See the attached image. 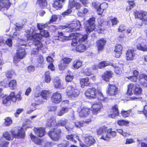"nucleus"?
Segmentation results:
<instances>
[{
  "mask_svg": "<svg viewBox=\"0 0 147 147\" xmlns=\"http://www.w3.org/2000/svg\"><path fill=\"white\" fill-rule=\"evenodd\" d=\"M67 122V120L65 119L58 121L56 126L48 132V135L50 138L54 141H57L61 138L62 131L61 129L56 127L57 126H64Z\"/></svg>",
  "mask_w": 147,
  "mask_h": 147,
  "instance_id": "obj_1",
  "label": "nucleus"
},
{
  "mask_svg": "<svg viewBox=\"0 0 147 147\" xmlns=\"http://www.w3.org/2000/svg\"><path fill=\"white\" fill-rule=\"evenodd\" d=\"M85 95L87 98L89 99H97L98 100L105 102L107 99L104 97L101 90L96 89L92 87L88 88L85 92Z\"/></svg>",
  "mask_w": 147,
  "mask_h": 147,
  "instance_id": "obj_2",
  "label": "nucleus"
},
{
  "mask_svg": "<svg viewBox=\"0 0 147 147\" xmlns=\"http://www.w3.org/2000/svg\"><path fill=\"white\" fill-rule=\"evenodd\" d=\"M132 91L134 94L137 96H132L130 98L132 100L142 99V97L140 96L142 94L143 90L140 85L137 83L129 84L127 86V94L129 95L132 94Z\"/></svg>",
  "mask_w": 147,
  "mask_h": 147,
  "instance_id": "obj_3",
  "label": "nucleus"
},
{
  "mask_svg": "<svg viewBox=\"0 0 147 147\" xmlns=\"http://www.w3.org/2000/svg\"><path fill=\"white\" fill-rule=\"evenodd\" d=\"M22 99L20 92L16 95L15 92L12 91L8 96H5L3 97L2 102L3 105L8 106L11 104V101L13 103H15L17 100H20Z\"/></svg>",
  "mask_w": 147,
  "mask_h": 147,
  "instance_id": "obj_4",
  "label": "nucleus"
},
{
  "mask_svg": "<svg viewBox=\"0 0 147 147\" xmlns=\"http://www.w3.org/2000/svg\"><path fill=\"white\" fill-rule=\"evenodd\" d=\"M40 33L35 32L34 34L32 32L31 33L30 32L28 31L25 34V36L27 40L34 39L36 40H39L41 42L42 36L47 38L49 36V32L46 30H42L40 31Z\"/></svg>",
  "mask_w": 147,
  "mask_h": 147,
  "instance_id": "obj_5",
  "label": "nucleus"
},
{
  "mask_svg": "<svg viewBox=\"0 0 147 147\" xmlns=\"http://www.w3.org/2000/svg\"><path fill=\"white\" fill-rule=\"evenodd\" d=\"M134 15L135 18L139 19L142 21L136 22V25L138 27L141 26L143 24V22L147 24V12L146 11L136 10L134 12Z\"/></svg>",
  "mask_w": 147,
  "mask_h": 147,
  "instance_id": "obj_6",
  "label": "nucleus"
},
{
  "mask_svg": "<svg viewBox=\"0 0 147 147\" xmlns=\"http://www.w3.org/2000/svg\"><path fill=\"white\" fill-rule=\"evenodd\" d=\"M88 37V35L86 34L82 35L80 33H70L68 36H64V38L62 40L67 41L71 40L72 38H74L78 40L79 42H85L87 39Z\"/></svg>",
  "mask_w": 147,
  "mask_h": 147,
  "instance_id": "obj_7",
  "label": "nucleus"
},
{
  "mask_svg": "<svg viewBox=\"0 0 147 147\" xmlns=\"http://www.w3.org/2000/svg\"><path fill=\"white\" fill-rule=\"evenodd\" d=\"M92 4L98 15H102L104 11L106 10L108 6V3L106 2L100 4L98 2H93Z\"/></svg>",
  "mask_w": 147,
  "mask_h": 147,
  "instance_id": "obj_8",
  "label": "nucleus"
},
{
  "mask_svg": "<svg viewBox=\"0 0 147 147\" xmlns=\"http://www.w3.org/2000/svg\"><path fill=\"white\" fill-rule=\"evenodd\" d=\"M95 18L94 17L90 18L86 21L84 28L87 34H90L95 29Z\"/></svg>",
  "mask_w": 147,
  "mask_h": 147,
  "instance_id": "obj_9",
  "label": "nucleus"
},
{
  "mask_svg": "<svg viewBox=\"0 0 147 147\" xmlns=\"http://www.w3.org/2000/svg\"><path fill=\"white\" fill-rule=\"evenodd\" d=\"M119 88L116 84H108L106 93L109 96H115L119 93Z\"/></svg>",
  "mask_w": 147,
  "mask_h": 147,
  "instance_id": "obj_10",
  "label": "nucleus"
},
{
  "mask_svg": "<svg viewBox=\"0 0 147 147\" xmlns=\"http://www.w3.org/2000/svg\"><path fill=\"white\" fill-rule=\"evenodd\" d=\"M26 55L25 49L21 47H18L16 52V55L13 57V62L15 63L25 57Z\"/></svg>",
  "mask_w": 147,
  "mask_h": 147,
  "instance_id": "obj_11",
  "label": "nucleus"
},
{
  "mask_svg": "<svg viewBox=\"0 0 147 147\" xmlns=\"http://www.w3.org/2000/svg\"><path fill=\"white\" fill-rule=\"evenodd\" d=\"M81 27L80 21L76 20L69 25L68 28L66 30V32L70 33L72 32L79 31Z\"/></svg>",
  "mask_w": 147,
  "mask_h": 147,
  "instance_id": "obj_12",
  "label": "nucleus"
},
{
  "mask_svg": "<svg viewBox=\"0 0 147 147\" xmlns=\"http://www.w3.org/2000/svg\"><path fill=\"white\" fill-rule=\"evenodd\" d=\"M66 92L67 95L70 97H76L80 94V91L72 85L69 86Z\"/></svg>",
  "mask_w": 147,
  "mask_h": 147,
  "instance_id": "obj_13",
  "label": "nucleus"
},
{
  "mask_svg": "<svg viewBox=\"0 0 147 147\" xmlns=\"http://www.w3.org/2000/svg\"><path fill=\"white\" fill-rule=\"evenodd\" d=\"M62 100L61 94L59 91H57L53 93L51 97V100L53 104H59Z\"/></svg>",
  "mask_w": 147,
  "mask_h": 147,
  "instance_id": "obj_14",
  "label": "nucleus"
},
{
  "mask_svg": "<svg viewBox=\"0 0 147 147\" xmlns=\"http://www.w3.org/2000/svg\"><path fill=\"white\" fill-rule=\"evenodd\" d=\"M32 40L34 42V45L36 48L33 49L31 51V53L33 55H37L39 53V51L42 50V48L43 47V45L41 42H40L39 40Z\"/></svg>",
  "mask_w": 147,
  "mask_h": 147,
  "instance_id": "obj_15",
  "label": "nucleus"
},
{
  "mask_svg": "<svg viewBox=\"0 0 147 147\" xmlns=\"http://www.w3.org/2000/svg\"><path fill=\"white\" fill-rule=\"evenodd\" d=\"M112 128L107 129V132L110 134V136L107 134L105 135H102L100 139L105 141H108L110 139V136L113 138L116 137L117 135L116 132L115 131H112Z\"/></svg>",
  "mask_w": 147,
  "mask_h": 147,
  "instance_id": "obj_16",
  "label": "nucleus"
},
{
  "mask_svg": "<svg viewBox=\"0 0 147 147\" xmlns=\"http://www.w3.org/2000/svg\"><path fill=\"white\" fill-rule=\"evenodd\" d=\"M111 113L108 115V117L111 118H115V117L119 116L120 115L118 109V106L115 104L111 109Z\"/></svg>",
  "mask_w": 147,
  "mask_h": 147,
  "instance_id": "obj_17",
  "label": "nucleus"
},
{
  "mask_svg": "<svg viewBox=\"0 0 147 147\" xmlns=\"http://www.w3.org/2000/svg\"><path fill=\"white\" fill-rule=\"evenodd\" d=\"M125 57L127 61H132L136 58V53L134 49H128L126 52Z\"/></svg>",
  "mask_w": 147,
  "mask_h": 147,
  "instance_id": "obj_18",
  "label": "nucleus"
},
{
  "mask_svg": "<svg viewBox=\"0 0 147 147\" xmlns=\"http://www.w3.org/2000/svg\"><path fill=\"white\" fill-rule=\"evenodd\" d=\"M33 130L37 137L41 138L45 136V128L43 127H34Z\"/></svg>",
  "mask_w": 147,
  "mask_h": 147,
  "instance_id": "obj_19",
  "label": "nucleus"
},
{
  "mask_svg": "<svg viewBox=\"0 0 147 147\" xmlns=\"http://www.w3.org/2000/svg\"><path fill=\"white\" fill-rule=\"evenodd\" d=\"M139 84L144 88L147 87V75L142 73L140 74L138 77Z\"/></svg>",
  "mask_w": 147,
  "mask_h": 147,
  "instance_id": "obj_20",
  "label": "nucleus"
},
{
  "mask_svg": "<svg viewBox=\"0 0 147 147\" xmlns=\"http://www.w3.org/2000/svg\"><path fill=\"white\" fill-rule=\"evenodd\" d=\"M11 4L10 0H0V10H8Z\"/></svg>",
  "mask_w": 147,
  "mask_h": 147,
  "instance_id": "obj_21",
  "label": "nucleus"
},
{
  "mask_svg": "<svg viewBox=\"0 0 147 147\" xmlns=\"http://www.w3.org/2000/svg\"><path fill=\"white\" fill-rule=\"evenodd\" d=\"M106 42V40L103 38L99 39L96 41V45L98 52H102L103 50Z\"/></svg>",
  "mask_w": 147,
  "mask_h": 147,
  "instance_id": "obj_22",
  "label": "nucleus"
},
{
  "mask_svg": "<svg viewBox=\"0 0 147 147\" xmlns=\"http://www.w3.org/2000/svg\"><path fill=\"white\" fill-rule=\"evenodd\" d=\"M10 133L14 135L15 138H24L25 136V132L23 129L21 127L20 129H18L17 134L16 133V131L14 130H12L10 131Z\"/></svg>",
  "mask_w": 147,
  "mask_h": 147,
  "instance_id": "obj_23",
  "label": "nucleus"
},
{
  "mask_svg": "<svg viewBox=\"0 0 147 147\" xmlns=\"http://www.w3.org/2000/svg\"><path fill=\"white\" fill-rule=\"evenodd\" d=\"M66 0H54L52 4V7L58 10L62 8L63 5Z\"/></svg>",
  "mask_w": 147,
  "mask_h": 147,
  "instance_id": "obj_24",
  "label": "nucleus"
},
{
  "mask_svg": "<svg viewBox=\"0 0 147 147\" xmlns=\"http://www.w3.org/2000/svg\"><path fill=\"white\" fill-rule=\"evenodd\" d=\"M80 3L76 1L75 0H70L69 1L68 7L71 9L75 7L76 9H79L81 7Z\"/></svg>",
  "mask_w": 147,
  "mask_h": 147,
  "instance_id": "obj_25",
  "label": "nucleus"
},
{
  "mask_svg": "<svg viewBox=\"0 0 147 147\" xmlns=\"http://www.w3.org/2000/svg\"><path fill=\"white\" fill-rule=\"evenodd\" d=\"M80 83L82 88H84L86 86H89L91 85V83L89 81V79L88 77L81 78L80 79Z\"/></svg>",
  "mask_w": 147,
  "mask_h": 147,
  "instance_id": "obj_26",
  "label": "nucleus"
},
{
  "mask_svg": "<svg viewBox=\"0 0 147 147\" xmlns=\"http://www.w3.org/2000/svg\"><path fill=\"white\" fill-rule=\"evenodd\" d=\"M113 72L111 71H107L102 76V79L106 82H109V80L112 77Z\"/></svg>",
  "mask_w": 147,
  "mask_h": 147,
  "instance_id": "obj_27",
  "label": "nucleus"
},
{
  "mask_svg": "<svg viewBox=\"0 0 147 147\" xmlns=\"http://www.w3.org/2000/svg\"><path fill=\"white\" fill-rule=\"evenodd\" d=\"M123 47L120 44H117L115 47L114 51L115 57L116 58H119L122 54Z\"/></svg>",
  "mask_w": 147,
  "mask_h": 147,
  "instance_id": "obj_28",
  "label": "nucleus"
},
{
  "mask_svg": "<svg viewBox=\"0 0 147 147\" xmlns=\"http://www.w3.org/2000/svg\"><path fill=\"white\" fill-rule=\"evenodd\" d=\"M111 65L114 68V72L115 74L117 75H120L122 73L124 66L123 64H118L117 65L114 66L112 64Z\"/></svg>",
  "mask_w": 147,
  "mask_h": 147,
  "instance_id": "obj_29",
  "label": "nucleus"
},
{
  "mask_svg": "<svg viewBox=\"0 0 147 147\" xmlns=\"http://www.w3.org/2000/svg\"><path fill=\"white\" fill-rule=\"evenodd\" d=\"M90 108L84 107L79 112L80 115L82 117H85L88 116L90 113Z\"/></svg>",
  "mask_w": 147,
  "mask_h": 147,
  "instance_id": "obj_30",
  "label": "nucleus"
},
{
  "mask_svg": "<svg viewBox=\"0 0 147 147\" xmlns=\"http://www.w3.org/2000/svg\"><path fill=\"white\" fill-rule=\"evenodd\" d=\"M8 131H5L4 132L2 136L6 140L8 141L12 140L14 138H15L14 135H13L12 133Z\"/></svg>",
  "mask_w": 147,
  "mask_h": 147,
  "instance_id": "obj_31",
  "label": "nucleus"
},
{
  "mask_svg": "<svg viewBox=\"0 0 147 147\" xmlns=\"http://www.w3.org/2000/svg\"><path fill=\"white\" fill-rule=\"evenodd\" d=\"M110 25V23L109 21L105 20L101 18L98 19V26L105 27Z\"/></svg>",
  "mask_w": 147,
  "mask_h": 147,
  "instance_id": "obj_32",
  "label": "nucleus"
},
{
  "mask_svg": "<svg viewBox=\"0 0 147 147\" xmlns=\"http://www.w3.org/2000/svg\"><path fill=\"white\" fill-rule=\"evenodd\" d=\"M85 142L88 146H91L95 143L96 141L93 137L87 136L85 137Z\"/></svg>",
  "mask_w": 147,
  "mask_h": 147,
  "instance_id": "obj_33",
  "label": "nucleus"
},
{
  "mask_svg": "<svg viewBox=\"0 0 147 147\" xmlns=\"http://www.w3.org/2000/svg\"><path fill=\"white\" fill-rule=\"evenodd\" d=\"M30 136L31 140L35 144L38 145L42 144V140L38 138L36 136L33 135L32 133H30Z\"/></svg>",
  "mask_w": 147,
  "mask_h": 147,
  "instance_id": "obj_34",
  "label": "nucleus"
},
{
  "mask_svg": "<svg viewBox=\"0 0 147 147\" xmlns=\"http://www.w3.org/2000/svg\"><path fill=\"white\" fill-rule=\"evenodd\" d=\"M82 65V62L79 59H76L73 62L72 67L74 69H78L81 67Z\"/></svg>",
  "mask_w": 147,
  "mask_h": 147,
  "instance_id": "obj_35",
  "label": "nucleus"
},
{
  "mask_svg": "<svg viewBox=\"0 0 147 147\" xmlns=\"http://www.w3.org/2000/svg\"><path fill=\"white\" fill-rule=\"evenodd\" d=\"M107 127L105 125L100 127L96 130L97 135L98 136L102 135L104 132H106L107 131Z\"/></svg>",
  "mask_w": 147,
  "mask_h": 147,
  "instance_id": "obj_36",
  "label": "nucleus"
},
{
  "mask_svg": "<svg viewBox=\"0 0 147 147\" xmlns=\"http://www.w3.org/2000/svg\"><path fill=\"white\" fill-rule=\"evenodd\" d=\"M86 49V46L82 44H80L75 47V50L79 53L84 52Z\"/></svg>",
  "mask_w": 147,
  "mask_h": 147,
  "instance_id": "obj_37",
  "label": "nucleus"
},
{
  "mask_svg": "<svg viewBox=\"0 0 147 147\" xmlns=\"http://www.w3.org/2000/svg\"><path fill=\"white\" fill-rule=\"evenodd\" d=\"M74 78V76L70 70L67 71V74L65 77V81L67 82H71Z\"/></svg>",
  "mask_w": 147,
  "mask_h": 147,
  "instance_id": "obj_38",
  "label": "nucleus"
},
{
  "mask_svg": "<svg viewBox=\"0 0 147 147\" xmlns=\"http://www.w3.org/2000/svg\"><path fill=\"white\" fill-rule=\"evenodd\" d=\"M36 3L38 5L41 9H44L47 7V0H37Z\"/></svg>",
  "mask_w": 147,
  "mask_h": 147,
  "instance_id": "obj_39",
  "label": "nucleus"
},
{
  "mask_svg": "<svg viewBox=\"0 0 147 147\" xmlns=\"http://www.w3.org/2000/svg\"><path fill=\"white\" fill-rule=\"evenodd\" d=\"M129 122L128 120L121 119L117 121V123L119 126H128Z\"/></svg>",
  "mask_w": 147,
  "mask_h": 147,
  "instance_id": "obj_40",
  "label": "nucleus"
},
{
  "mask_svg": "<svg viewBox=\"0 0 147 147\" xmlns=\"http://www.w3.org/2000/svg\"><path fill=\"white\" fill-rule=\"evenodd\" d=\"M136 47L139 50L144 52L147 51V45L144 43L138 44Z\"/></svg>",
  "mask_w": 147,
  "mask_h": 147,
  "instance_id": "obj_41",
  "label": "nucleus"
},
{
  "mask_svg": "<svg viewBox=\"0 0 147 147\" xmlns=\"http://www.w3.org/2000/svg\"><path fill=\"white\" fill-rule=\"evenodd\" d=\"M17 85V81L15 80H10L8 83V87L11 90H14L16 88Z\"/></svg>",
  "mask_w": 147,
  "mask_h": 147,
  "instance_id": "obj_42",
  "label": "nucleus"
},
{
  "mask_svg": "<svg viewBox=\"0 0 147 147\" xmlns=\"http://www.w3.org/2000/svg\"><path fill=\"white\" fill-rule=\"evenodd\" d=\"M45 81L47 83H50L51 80V77L50 73L49 71H47L45 72L44 74Z\"/></svg>",
  "mask_w": 147,
  "mask_h": 147,
  "instance_id": "obj_43",
  "label": "nucleus"
},
{
  "mask_svg": "<svg viewBox=\"0 0 147 147\" xmlns=\"http://www.w3.org/2000/svg\"><path fill=\"white\" fill-rule=\"evenodd\" d=\"M82 73L86 76H90L93 74L90 69L89 68L82 69Z\"/></svg>",
  "mask_w": 147,
  "mask_h": 147,
  "instance_id": "obj_44",
  "label": "nucleus"
},
{
  "mask_svg": "<svg viewBox=\"0 0 147 147\" xmlns=\"http://www.w3.org/2000/svg\"><path fill=\"white\" fill-rule=\"evenodd\" d=\"M98 64V68L100 69H102L105 67L109 65L110 63L106 61H102L99 62Z\"/></svg>",
  "mask_w": 147,
  "mask_h": 147,
  "instance_id": "obj_45",
  "label": "nucleus"
},
{
  "mask_svg": "<svg viewBox=\"0 0 147 147\" xmlns=\"http://www.w3.org/2000/svg\"><path fill=\"white\" fill-rule=\"evenodd\" d=\"M127 2L128 3V5L126 7V10L127 11H129L135 6V4L134 1L133 0H128Z\"/></svg>",
  "mask_w": 147,
  "mask_h": 147,
  "instance_id": "obj_46",
  "label": "nucleus"
},
{
  "mask_svg": "<svg viewBox=\"0 0 147 147\" xmlns=\"http://www.w3.org/2000/svg\"><path fill=\"white\" fill-rule=\"evenodd\" d=\"M69 110V108L67 107H63L58 112L57 114L58 116H61L63 115L65 113L67 112Z\"/></svg>",
  "mask_w": 147,
  "mask_h": 147,
  "instance_id": "obj_47",
  "label": "nucleus"
},
{
  "mask_svg": "<svg viewBox=\"0 0 147 147\" xmlns=\"http://www.w3.org/2000/svg\"><path fill=\"white\" fill-rule=\"evenodd\" d=\"M42 97L44 99L47 100L50 94L49 91L46 90H43L41 92Z\"/></svg>",
  "mask_w": 147,
  "mask_h": 147,
  "instance_id": "obj_48",
  "label": "nucleus"
},
{
  "mask_svg": "<svg viewBox=\"0 0 147 147\" xmlns=\"http://www.w3.org/2000/svg\"><path fill=\"white\" fill-rule=\"evenodd\" d=\"M36 60L38 64L42 65L44 64V59L43 56L42 55H38Z\"/></svg>",
  "mask_w": 147,
  "mask_h": 147,
  "instance_id": "obj_49",
  "label": "nucleus"
},
{
  "mask_svg": "<svg viewBox=\"0 0 147 147\" xmlns=\"http://www.w3.org/2000/svg\"><path fill=\"white\" fill-rule=\"evenodd\" d=\"M53 82L55 88H57L60 86L61 83L59 79L57 78H54L53 79Z\"/></svg>",
  "mask_w": 147,
  "mask_h": 147,
  "instance_id": "obj_50",
  "label": "nucleus"
},
{
  "mask_svg": "<svg viewBox=\"0 0 147 147\" xmlns=\"http://www.w3.org/2000/svg\"><path fill=\"white\" fill-rule=\"evenodd\" d=\"M0 87L4 88L8 87V83L6 79L0 81Z\"/></svg>",
  "mask_w": 147,
  "mask_h": 147,
  "instance_id": "obj_51",
  "label": "nucleus"
},
{
  "mask_svg": "<svg viewBox=\"0 0 147 147\" xmlns=\"http://www.w3.org/2000/svg\"><path fill=\"white\" fill-rule=\"evenodd\" d=\"M131 110H128L124 111L122 110L121 112V114L123 117L126 118L128 117L130 115Z\"/></svg>",
  "mask_w": 147,
  "mask_h": 147,
  "instance_id": "obj_52",
  "label": "nucleus"
},
{
  "mask_svg": "<svg viewBox=\"0 0 147 147\" xmlns=\"http://www.w3.org/2000/svg\"><path fill=\"white\" fill-rule=\"evenodd\" d=\"M4 125L6 126H10L12 123V120L11 118L9 117H6L5 119Z\"/></svg>",
  "mask_w": 147,
  "mask_h": 147,
  "instance_id": "obj_53",
  "label": "nucleus"
},
{
  "mask_svg": "<svg viewBox=\"0 0 147 147\" xmlns=\"http://www.w3.org/2000/svg\"><path fill=\"white\" fill-rule=\"evenodd\" d=\"M66 139L71 141L72 142L74 143H76L77 141L74 139V136L73 134L68 135L66 136Z\"/></svg>",
  "mask_w": 147,
  "mask_h": 147,
  "instance_id": "obj_54",
  "label": "nucleus"
},
{
  "mask_svg": "<svg viewBox=\"0 0 147 147\" xmlns=\"http://www.w3.org/2000/svg\"><path fill=\"white\" fill-rule=\"evenodd\" d=\"M58 18L57 15H52L51 17V18L47 22L48 24H50L54 22H56Z\"/></svg>",
  "mask_w": 147,
  "mask_h": 147,
  "instance_id": "obj_55",
  "label": "nucleus"
},
{
  "mask_svg": "<svg viewBox=\"0 0 147 147\" xmlns=\"http://www.w3.org/2000/svg\"><path fill=\"white\" fill-rule=\"evenodd\" d=\"M48 24L47 22L45 24H42L38 23L37 25V27L38 29L39 30H40L47 27L48 26Z\"/></svg>",
  "mask_w": 147,
  "mask_h": 147,
  "instance_id": "obj_56",
  "label": "nucleus"
},
{
  "mask_svg": "<svg viewBox=\"0 0 147 147\" xmlns=\"http://www.w3.org/2000/svg\"><path fill=\"white\" fill-rule=\"evenodd\" d=\"M72 60V58L68 57H65L62 58L61 60L64 63L67 65L71 62Z\"/></svg>",
  "mask_w": 147,
  "mask_h": 147,
  "instance_id": "obj_57",
  "label": "nucleus"
},
{
  "mask_svg": "<svg viewBox=\"0 0 147 147\" xmlns=\"http://www.w3.org/2000/svg\"><path fill=\"white\" fill-rule=\"evenodd\" d=\"M58 67L59 69L60 70H63L67 68V65H66L63 62H61L58 65Z\"/></svg>",
  "mask_w": 147,
  "mask_h": 147,
  "instance_id": "obj_58",
  "label": "nucleus"
},
{
  "mask_svg": "<svg viewBox=\"0 0 147 147\" xmlns=\"http://www.w3.org/2000/svg\"><path fill=\"white\" fill-rule=\"evenodd\" d=\"M102 107V104L101 103H95L92 105V108H94L100 111V109Z\"/></svg>",
  "mask_w": 147,
  "mask_h": 147,
  "instance_id": "obj_59",
  "label": "nucleus"
},
{
  "mask_svg": "<svg viewBox=\"0 0 147 147\" xmlns=\"http://www.w3.org/2000/svg\"><path fill=\"white\" fill-rule=\"evenodd\" d=\"M69 145V142L65 140L61 143L58 144V147H67Z\"/></svg>",
  "mask_w": 147,
  "mask_h": 147,
  "instance_id": "obj_60",
  "label": "nucleus"
},
{
  "mask_svg": "<svg viewBox=\"0 0 147 147\" xmlns=\"http://www.w3.org/2000/svg\"><path fill=\"white\" fill-rule=\"evenodd\" d=\"M127 78L132 82H136L138 79V77L136 76H130L127 77Z\"/></svg>",
  "mask_w": 147,
  "mask_h": 147,
  "instance_id": "obj_61",
  "label": "nucleus"
},
{
  "mask_svg": "<svg viewBox=\"0 0 147 147\" xmlns=\"http://www.w3.org/2000/svg\"><path fill=\"white\" fill-rule=\"evenodd\" d=\"M84 121H77L75 122V125L77 127H80L84 125Z\"/></svg>",
  "mask_w": 147,
  "mask_h": 147,
  "instance_id": "obj_62",
  "label": "nucleus"
},
{
  "mask_svg": "<svg viewBox=\"0 0 147 147\" xmlns=\"http://www.w3.org/2000/svg\"><path fill=\"white\" fill-rule=\"evenodd\" d=\"M43 102L44 101L42 100V99H39L36 101L35 103L32 104L31 105L34 106L36 105H41L42 104Z\"/></svg>",
  "mask_w": 147,
  "mask_h": 147,
  "instance_id": "obj_63",
  "label": "nucleus"
},
{
  "mask_svg": "<svg viewBox=\"0 0 147 147\" xmlns=\"http://www.w3.org/2000/svg\"><path fill=\"white\" fill-rule=\"evenodd\" d=\"M112 23V25L113 26L117 24L119 22V21L117 18L116 17H114L113 18L110 19Z\"/></svg>",
  "mask_w": 147,
  "mask_h": 147,
  "instance_id": "obj_64",
  "label": "nucleus"
}]
</instances>
